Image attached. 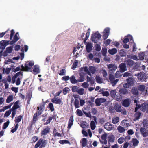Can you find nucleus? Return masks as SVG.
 <instances>
[{
  "mask_svg": "<svg viewBox=\"0 0 148 148\" xmlns=\"http://www.w3.org/2000/svg\"><path fill=\"white\" fill-rule=\"evenodd\" d=\"M141 113L140 112H138L135 114V118L136 120L139 119L140 117L141 116Z\"/></svg>",
  "mask_w": 148,
  "mask_h": 148,
  "instance_id": "nucleus-52",
  "label": "nucleus"
},
{
  "mask_svg": "<svg viewBox=\"0 0 148 148\" xmlns=\"http://www.w3.org/2000/svg\"><path fill=\"white\" fill-rule=\"evenodd\" d=\"M130 58L132 59L135 60H138V58L137 56L135 55L132 54L130 55Z\"/></svg>",
  "mask_w": 148,
  "mask_h": 148,
  "instance_id": "nucleus-59",
  "label": "nucleus"
},
{
  "mask_svg": "<svg viewBox=\"0 0 148 148\" xmlns=\"http://www.w3.org/2000/svg\"><path fill=\"white\" fill-rule=\"evenodd\" d=\"M73 116H71L70 117L69 120L68 121V125L67 128L68 130H69L71 127L72 126L73 124Z\"/></svg>",
  "mask_w": 148,
  "mask_h": 148,
  "instance_id": "nucleus-14",
  "label": "nucleus"
},
{
  "mask_svg": "<svg viewBox=\"0 0 148 148\" xmlns=\"http://www.w3.org/2000/svg\"><path fill=\"white\" fill-rule=\"evenodd\" d=\"M83 74L79 73V75L80 77H79V79H77L78 82H82L84 80V76Z\"/></svg>",
  "mask_w": 148,
  "mask_h": 148,
  "instance_id": "nucleus-35",
  "label": "nucleus"
},
{
  "mask_svg": "<svg viewBox=\"0 0 148 148\" xmlns=\"http://www.w3.org/2000/svg\"><path fill=\"white\" fill-rule=\"evenodd\" d=\"M115 78L114 75L111 73L109 74V79L111 82L114 81Z\"/></svg>",
  "mask_w": 148,
  "mask_h": 148,
  "instance_id": "nucleus-50",
  "label": "nucleus"
},
{
  "mask_svg": "<svg viewBox=\"0 0 148 148\" xmlns=\"http://www.w3.org/2000/svg\"><path fill=\"white\" fill-rule=\"evenodd\" d=\"M101 53L102 55L103 56H105L107 53V50L106 48H103L102 49Z\"/></svg>",
  "mask_w": 148,
  "mask_h": 148,
  "instance_id": "nucleus-58",
  "label": "nucleus"
},
{
  "mask_svg": "<svg viewBox=\"0 0 148 148\" xmlns=\"http://www.w3.org/2000/svg\"><path fill=\"white\" fill-rule=\"evenodd\" d=\"M0 44L1 46L5 47L9 44V41L6 40L1 41L0 42Z\"/></svg>",
  "mask_w": 148,
  "mask_h": 148,
  "instance_id": "nucleus-30",
  "label": "nucleus"
},
{
  "mask_svg": "<svg viewBox=\"0 0 148 148\" xmlns=\"http://www.w3.org/2000/svg\"><path fill=\"white\" fill-rule=\"evenodd\" d=\"M56 104H58L61 105L63 104L62 100L58 98H56Z\"/></svg>",
  "mask_w": 148,
  "mask_h": 148,
  "instance_id": "nucleus-53",
  "label": "nucleus"
},
{
  "mask_svg": "<svg viewBox=\"0 0 148 148\" xmlns=\"http://www.w3.org/2000/svg\"><path fill=\"white\" fill-rule=\"evenodd\" d=\"M14 99V97L12 95H10L8 96L6 100V103H9L13 101Z\"/></svg>",
  "mask_w": 148,
  "mask_h": 148,
  "instance_id": "nucleus-19",
  "label": "nucleus"
},
{
  "mask_svg": "<svg viewBox=\"0 0 148 148\" xmlns=\"http://www.w3.org/2000/svg\"><path fill=\"white\" fill-rule=\"evenodd\" d=\"M10 123L9 121H8L7 122L4 123L3 128L4 129H6Z\"/></svg>",
  "mask_w": 148,
  "mask_h": 148,
  "instance_id": "nucleus-57",
  "label": "nucleus"
},
{
  "mask_svg": "<svg viewBox=\"0 0 148 148\" xmlns=\"http://www.w3.org/2000/svg\"><path fill=\"white\" fill-rule=\"evenodd\" d=\"M101 94H102L103 96H105L108 97L109 95V93L108 91H103Z\"/></svg>",
  "mask_w": 148,
  "mask_h": 148,
  "instance_id": "nucleus-63",
  "label": "nucleus"
},
{
  "mask_svg": "<svg viewBox=\"0 0 148 148\" xmlns=\"http://www.w3.org/2000/svg\"><path fill=\"white\" fill-rule=\"evenodd\" d=\"M101 36V34L99 33L98 31H97L92 34L91 40L93 42L97 43L98 41L100 40Z\"/></svg>",
  "mask_w": 148,
  "mask_h": 148,
  "instance_id": "nucleus-2",
  "label": "nucleus"
},
{
  "mask_svg": "<svg viewBox=\"0 0 148 148\" xmlns=\"http://www.w3.org/2000/svg\"><path fill=\"white\" fill-rule=\"evenodd\" d=\"M18 33H16L14 38V40L11 41V44H12L16 42L19 39V38L18 37Z\"/></svg>",
  "mask_w": 148,
  "mask_h": 148,
  "instance_id": "nucleus-29",
  "label": "nucleus"
},
{
  "mask_svg": "<svg viewBox=\"0 0 148 148\" xmlns=\"http://www.w3.org/2000/svg\"><path fill=\"white\" fill-rule=\"evenodd\" d=\"M111 42V40L109 39H108L104 41V43L105 46H106L110 44Z\"/></svg>",
  "mask_w": 148,
  "mask_h": 148,
  "instance_id": "nucleus-54",
  "label": "nucleus"
},
{
  "mask_svg": "<svg viewBox=\"0 0 148 148\" xmlns=\"http://www.w3.org/2000/svg\"><path fill=\"white\" fill-rule=\"evenodd\" d=\"M65 70L64 69H63L60 70L59 75L61 76L64 75L65 74Z\"/></svg>",
  "mask_w": 148,
  "mask_h": 148,
  "instance_id": "nucleus-64",
  "label": "nucleus"
},
{
  "mask_svg": "<svg viewBox=\"0 0 148 148\" xmlns=\"http://www.w3.org/2000/svg\"><path fill=\"white\" fill-rule=\"evenodd\" d=\"M89 69L90 73L92 74H94L96 71L95 67L92 66H90L89 67Z\"/></svg>",
  "mask_w": 148,
  "mask_h": 148,
  "instance_id": "nucleus-34",
  "label": "nucleus"
},
{
  "mask_svg": "<svg viewBox=\"0 0 148 148\" xmlns=\"http://www.w3.org/2000/svg\"><path fill=\"white\" fill-rule=\"evenodd\" d=\"M69 90V89L68 87H66L63 89V93L64 94L66 95Z\"/></svg>",
  "mask_w": 148,
  "mask_h": 148,
  "instance_id": "nucleus-60",
  "label": "nucleus"
},
{
  "mask_svg": "<svg viewBox=\"0 0 148 148\" xmlns=\"http://www.w3.org/2000/svg\"><path fill=\"white\" fill-rule=\"evenodd\" d=\"M119 67L120 71L121 72H124L127 70L126 64L124 63H121L119 65Z\"/></svg>",
  "mask_w": 148,
  "mask_h": 148,
  "instance_id": "nucleus-16",
  "label": "nucleus"
},
{
  "mask_svg": "<svg viewBox=\"0 0 148 148\" xmlns=\"http://www.w3.org/2000/svg\"><path fill=\"white\" fill-rule=\"evenodd\" d=\"M90 126L91 129L92 130H94L96 127L95 123V121H92L90 122Z\"/></svg>",
  "mask_w": 148,
  "mask_h": 148,
  "instance_id": "nucleus-47",
  "label": "nucleus"
},
{
  "mask_svg": "<svg viewBox=\"0 0 148 148\" xmlns=\"http://www.w3.org/2000/svg\"><path fill=\"white\" fill-rule=\"evenodd\" d=\"M49 132V128L47 127L44 129L41 132V135L43 136L46 135Z\"/></svg>",
  "mask_w": 148,
  "mask_h": 148,
  "instance_id": "nucleus-22",
  "label": "nucleus"
},
{
  "mask_svg": "<svg viewBox=\"0 0 148 148\" xmlns=\"http://www.w3.org/2000/svg\"><path fill=\"white\" fill-rule=\"evenodd\" d=\"M138 90L140 91H143L145 89V86L144 85H140L138 86Z\"/></svg>",
  "mask_w": 148,
  "mask_h": 148,
  "instance_id": "nucleus-36",
  "label": "nucleus"
},
{
  "mask_svg": "<svg viewBox=\"0 0 148 148\" xmlns=\"http://www.w3.org/2000/svg\"><path fill=\"white\" fill-rule=\"evenodd\" d=\"M106 101V99L104 98H97L95 100V103L97 106H99L101 105V103L105 102Z\"/></svg>",
  "mask_w": 148,
  "mask_h": 148,
  "instance_id": "nucleus-6",
  "label": "nucleus"
},
{
  "mask_svg": "<svg viewBox=\"0 0 148 148\" xmlns=\"http://www.w3.org/2000/svg\"><path fill=\"white\" fill-rule=\"evenodd\" d=\"M140 110L143 112H146L148 113V104L147 103H144L141 104Z\"/></svg>",
  "mask_w": 148,
  "mask_h": 148,
  "instance_id": "nucleus-8",
  "label": "nucleus"
},
{
  "mask_svg": "<svg viewBox=\"0 0 148 148\" xmlns=\"http://www.w3.org/2000/svg\"><path fill=\"white\" fill-rule=\"evenodd\" d=\"M104 128L107 130L110 131L112 129V125L110 123H105V124Z\"/></svg>",
  "mask_w": 148,
  "mask_h": 148,
  "instance_id": "nucleus-17",
  "label": "nucleus"
},
{
  "mask_svg": "<svg viewBox=\"0 0 148 148\" xmlns=\"http://www.w3.org/2000/svg\"><path fill=\"white\" fill-rule=\"evenodd\" d=\"M124 138L123 137H121L118 140V142L119 144L122 143L124 141Z\"/></svg>",
  "mask_w": 148,
  "mask_h": 148,
  "instance_id": "nucleus-62",
  "label": "nucleus"
},
{
  "mask_svg": "<svg viewBox=\"0 0 148 148\" xmlns=\"http://www.w3.org/2000/svg\"><path fill=\"white\" fill-rule=\"evenodd\" d=\"M122 96L120 94H116L114 98L116 100L120 101H121L122 98Z\"/></svg>",
  "mask_w": 148,
  "mask_h": 148,
  "instance_id": "nucleus-33",
  "label": "nucleus"
},
{
  "mask_svg": "<svg viewBox=\"0 0 148 148\" xmlns=\"http://www.w3.org/2000/svg\"><path fill=\"white\" fill-rule=\"evenodd\" d=\"M93 47V45L92 43H88L86 46V51L88 53L90 52L92 50Z\"/></svg>",
  "mask_w": 148,
  "mask_h": 148,
  "instance_id": "nucleus-15",
  "label": "nucleus"
},
{
  "mask_svg": "<svg viewBox=\"0 0 148 148\" xmlns=\"http://www.w3.org/2000/svg\"><path fill=\"white\" fill-rule=\"evenodd\" d=\"M129 40L131 42H133V40L132 36L131 35H128L127 37H125L123 40V42L126 43L129 42Z\"/></svg>",
  "mask_w": 148,
  "mask_h": 148,
  "instance_id": "nucleus-10",
  "label": "nucleus"
},
{
  "mask_svg": "<svg viewBox=\"0 0 148 148\" xmlns=\"http://www.w3.org/2000/svg\"><path fill=\"white\" fill-rule=\"evenodd\" d=\"M84 71L85 73L86 71H88V69L87 67L85 66L81 67L79 69V72L80 73H81L84 74Z\"/></svg>",
  "mask_w": 148,
  "mask_h": 148,
  "instance_id": "nucleus-26",
  "label": "nucleus"
},
{
  "mask_svg": "<svg viewBox=\"0 0 148 148\" xmlns=\"http://www.w3.org/2000/svg\"><path fill=\"white\" fill-rule=\"evenodd\" d=\"M13 49V47L12 46L7 47L6 49V52L8 53H11L12 52Z\"/></svg>",
  "mask_w": 148,
  "mask_h": 148,
  "instance_id": "nucleus-46",
  "label": "nucleus"
},
{
  "mask_svg": "<svg viewBox=\"0 0 148 148\" xmlns=\"http://www.w3.org/2000/svg\"><path fill=\"white\" fill-rule=\"evenodd\" d=\"M122 105L125 107H128L130 105L129 99H126L123 100L122 102Z\"/></svg>",
  "mask_w": 148,
  "mask_h": 148,
  "instance_id": "nucleus-23",
  "label": "nucleus"
},
{
  "mask_svg": "<svg viewBox=\"0 0 148 148\" xmlns=\"http://www.w3.org/2000/svg\"><path fill=\"white\" fill-rule=\"evenodd\" d=\"M108 142H113L114 141V137L113 135H110L108 137Z\"/></svg>",
  "mask_w": 148,
  "mask_h": 148,
  "instance_id": "nucleus-42",
  "label": "nucleus"
},
{
  "mask_svg": "<svg viewBox=\"0 0 148 148\" xmlns=\"http://www.w3.org/2000/svg\"><path fill=\"white\" fill-rule=\"evenodd\" d=\"M37 108L39 110V111L38 112V113H36L34 114L33 118V121L34 122H35L38 119L37 117L38 114L39 115H40L42 114L43 111V106H40L39 107L38 106Z\"/></svg>",
  "mask_w": 148,
  "mask_h": 148,
  "instance_id": "nucleus-5",
  "label": "nucleus"
},
{
  "mask_svg": "<svg viewBox=\"0 0 148 148\" xmlns=\"http://www.w3.org/2000/svg\"><path fill=\"white\" fill-rule=\"evenodd\" d=\"M119 92L121 95H125L128 93V91L125 88H121L119 90Z\"/></svg>",
  "mask_w": 148,
  "mask_h": 148,
  "instance_id": "nucleus-21",
  "label": "nucleus"
},
{
  "mask_svg": "<svg viewBox=\"0 0 148 148\" xmlns=\"http://www.w3.org/2000/svg\"><path fill=\"white\" fill-rule=\"evenodd\" d=\"M110 33V29L108 28H106L104 30L103 32V37L105 40L108 37Z\"/></svg>",
  "mask_w": 148,
  "mask_h": 148,
  "instance_id": "nucleus-7",
  "label": "nucleus"
},
{
  "mask_svg": "<svg viewBox=\"0 0 148 148\" xmlns=\"http://www.w3.org/2000/svg\"><path fill=\"white\" fill-rule=\"evenodd\" d=\"M10 110H11V112H12V118H13L16 114V110L11 108L10 109Z\"/></svg>",
  "mask_w": 148,
  "mask_h": 148,
  "instance_id": "nucleus-48",
  "label": "nucleus"
},
{
  "mask_svg": "<svg viewBox=\"0 0 148 148\" xmlns=\"http://www.w3.org/2000/svg\"><path fill=\"white\" fill-rule=\"evenodd\" d=\"M119 118L118 117H116L113 118L112 122L114 124H116L119 121Z\"/></svg>",
  "mask_w": 148,
  "mask_h": 148,
  "instance_id": "nucleus-45",
  "label": "nucleus"
},
{
  "mask_svg": "<svg viewBox=\"0 0 148 148\" xmlns=\"http://www.w3.org/2000/svg\"><path fill=\"white\" fill-rule=\"evenodd\" d=\"M119 54L121 56H124L126 55V53L123 49H121L120 51Z\"/></svg>",
  "mask_w": 148,
  "mask_h": 148,
  "instance_id": "nucleus-49",
  "label": "nucleus"
},
{
  "mask_svg": "<svg viewBox=\"0 0 148 148\" xmlns=\"http://www.w3.org/2000/svg\"><path fill=\"white\" fill-rule=\"evenodd\" d=\"M33 72L35 74H37L39 73L40 69L39 66L38 65H35L33 69Z\"/></svg>",
  "mask_w": 148,
  "mask_h": 148,
  "instance_id": "nucleus-28",
  "label": "nucleus"
},
{
  "mask_svg": "<svg viewBox=\"0 0 148 148\" xmlns=\"http://www.w3.org/2000/svg\"><path fill=\"white\" fill-rule=\"evenodd\" d=\"M107 134L106 133L102 134L101 137V138L102 140H100V143L102 144H107V141L106 140Z\"/></svg>",
  "mask_w": 148,
  "mask_h": 148,
  "instance_id": "nucleus-12",
  "label": "nucleus"
},
{
  "mask_svg": "<svg viewBox=\"0 0 148 148\" xmlns=\"http://www.w3.org/2000/svg\"><path fill=\"white\" fill-rule=\"evenodd\" d=\"M34 62L32 61L27 62L26 63L25 67L23 66V65L21 66L23 70L26 71H30L32 66L34 65Z\"/></svg>",
  "mask_w": 148,
  "mask_h": 148,
  "instance_id": "nucleus-3",
  "label": "nucleus"
},
{
  "mask_svg": "<svg viewBox=\"0 0 148 148\" xmlns=\"http://www.w3.org/2000/svg\"><path fill=\"white\" fill-rule=\"evenodd\" d=\"M135 76H136L138 80L139 81L142 82H146L147 78L146 74L143 72H140L136 74H135Z\"/></svg>",
  "mask_w": 148,
  "mask_h": 148,
  "instance_id": "nucleus-1",
  "label": "nucleus"
},
{
  "mask_svg": "<svg viewBox=\"0 0 148 148\" xmlns=\"http://www.w3.org/2000/svg\"><path fill=\"white\" fill-rule=\"evenodd\" d=\"M133 145L134 146H136L139 143V141L136 138H133L132 140Z\"/></svg>",
  "mask_w": 148,
  "mask_h": 148,
  "instance_id": "nucleus-38",
  "label": "nucleus"
},
{
  "mask_svg": "<svg viewBox=\"0 0 148 148\" xmlns=\"http://www.w3.org/2000/svg\"><path fill=\"white\" fill-rule=\"evenodd\" d=\"M71 82L72 84L77 83L78 82V80L75 79V77L74 75L71 76L70 78Z\"/></svg>",
  "mask_w": 148,
  "mask_h": 148,
  "instance_id": "nucleus-25",
  "label": "nucleus"
},
{
  "mask_svg": "<svg viewBox=\"0 0 148 148\" xmlns=\"http://www.w3.org/2000/svg\"><path fill=\"white\" fill-rule=\"evenodd\" d=\"M90 28H89L87 31V32L86 33V37L84 39L83 38L84 37L85 33H83L81 35V37L82 38L83 40L84 39V42L85 43L86 41L88 39L90 35Z\"/></svg>",
  "mask_w": 148,
  "mask_h": 148,
  "instance_id": "nucleus-9",
  "label": "nucleus"
},
{
  "mask_svg": "<svg viewBox=\"0 0 148 148\" xmlns=\"http://www.w3.org/2000/svg\"><path fill=\"white\" fill-rule=\"evenodd\" d=\"M116 93V92L115 90H112L110 92V94L111 97L113 98H114Z\"/></svg>",
  "mask_w": 148,
  "mask_h": 148,
  "instance_id": "nucleus-40",
  "label": "nucleus"
},
{
  "mask_svg": "<svg viewBox=\"0 0 148 148\" xmlns=\"http://www.w3.org/2000/svg\"><path fill=\"white\" fill-rule=\"evenodd\" d=\"M127 121L126 120H123L122 121L121 125L124 127H127L129 125V123H127Z\"/></svg>",
  "mask_w": 148,
  "mask_h": 148,
  "instance_id": "nucleus-31",
  "label": "nucleus"
},
{
  "mask_svg": "<svg viewBox=\"0 0 148 148\" xmlns=\"http://www.w3.org/2000/svg\"><path fill=\"white\" fill-rule=\"evenodd\" d=\"M77 92L80 95H82L84 94V89L82 88L78 89Z\"/></svg>",
  "mask_w": 148,
  "mask_h": 148,
  "instance_id": "nucleus-51",
  "label": "nucleus"
},
{
  "mask_svg": "<svg viewBox=\"0 0 148 148\" xmlns=\"http://www.w3.org/2000/svg\"><path fill=\"white\" fill-rule=\"evenodd\" d=\"M74 105L76 108H78L79 107V101L78 99H75L74 102Z\"/></svg>",
  "mask_w": 148,
  "mask_h": 148,
  "instance_id": "nucleus-39",
  "label": "nucleus"
},
{
  "mask_svg": "<svg viewBox=\"0 0 148 148\" xmlns=\"http://www.w3.org/2000/svg\"><path fill=\"white\" fill-rule=\"evenodd\" d=\"M117 50L116 48L110 49L108 51V53L111 55H114L117 52Z\"/></svg>",
  "mask_w": 148,
  "mask_h": 148,
  "instance_id": "nucleus-32",
  "label": "nucleus"
},
{
  "mask_svg": "<svg viewBox=\"0 0 148 148\" xmlns=\"http://www.w3.org/2000/svg\"><path fill=\"white\" fill-rule=\"evenodd\" d=\"M96 82L99 83H101L102 82V79L98 76H96L95 77Z\"/></svg>",
  "mask_w": 148,
  "mask_h": 148,
  "instance_id": "nucleus-44",
  "label": "nucleus"
},
{
  "mask_svg": "<svg viewBox=\"0 0 148 148\" xmlns=\"http://www.w3.org/2000/svg\"><path fill=\"white\" fill-rule=\"evenodd\" d=\"M23 75L22 72L21 71L19 72L16 73L14 76H13L12 78V82L14 84L16 82V79L18 77L22 76Z\"/></svg>",
  "mask_w": 148,
  "mask_h": 148,
  "instance_id": "nucleus-11",
  "label": "nucleus"
},
{
  "mask_svg": "<svg viewBox=\"0 0 148 148\" xmlns=\"http://www.w3.org/2000/svg\"><path fill=\"white\" fill-rule=\"evenodd\" d=\"M114 107L115 110L117 112H121L122 109L120 105L117 104H116Z\"/></svg>",
  "mask_w": 148,
  "mask_h": 148,
  "instance_id": "nucleus-27",
  "label": "nucleus"
},
{
  "mask_svg": "<svg viewBox=\"0 0 148 148\" xmlns=\"http://www.w3.org/2000/svg\"><path fill=\"white\" fill-rule=\"evenodd\" d=\"M107 66L108 68L110 69V71H112L113 73L117 68L116 66L114 64H110Z\"/></svg>",
  "mask_w": 148,
  "mask_h": 148,
  "instance_id": "nucleus-13",
  "label": "nucleus"
},
{
  "mask_svg": "<svg viewBox=\"0 0 148 148\" xmlns=\"http://www.w3.org/2000/svg\"><path fill=\"white\" fill-rule=\"evenodd\" d=\"M126 81L128 85L131 86L133 85L134 83L133 79L131 77L128 78L126 80Z\"/></svg>",
  "mask_w": 148,
  "mask_h": 148,
  "instance_id": "nucleus-18",
  "label": "nucleus"
},
{
  "mask_svg": "<svg viewBox=\"0 0 148 148\" xmlns=\"http://www.w3.org/2000/svg\"><path fill=\"white\" fill-rule=\"evenodd\" d=\"M117 130L118 132L120 133L124 132L125 130V129L121 126H118L117 127Z\"/></svg>",
  "mask_w": 148,
  "mask_h": 148,
  "instance_id": "nucleus-37",
  "label": "nucleus"
},
{
  "mask_svg": "<svg viewBox=\"0 0 148 148\" xmlns=\"http://www.w3.org/2000/svg\"><path fill=\"white\" fill-rule=\"evenodd\" d=\"M138 56L140 60H143L145 57V53L144 52H140Z\"/></svg>",
  "mask_w": 148,
  "mask_h": 148,
  "instance_id": "nucleus-43",
  "label": "nucleus"
},
{
  "mask_svg": "<svg viewBox=\"0 0 148 148\" xmlns=\"http://www.w3.org/2000/svg\"><path fill=\"white\" fill-rule=\"evenodd\" d=\"M47 143L46 141L42 139H40L38 142L35 145V148H38L39 147V148H44L46 145Z\"/></svg>",
  "mask_w": 148,
  "mask_h": 148,
  "instance_id": "nucleus-4",
  "label": "nucleus"
},
{
  "mask_svg": "<svg viewBox=\"0 0 148 148\" xmlns=\"http://www.w3.org/2000/svg\"><path fill=\"white\" fill-rule=\"evenodd\" d=\"M132 93L135 95H137L138 94V92L137 89L135 87H133L131 90Z\"/></svg>",
  "mask_w": 148,
  "mask_h": 148,
  "instance_id": "nucleus-24",
  "label": "nucleus"
},
{
  "mask_svg": "<svg viewBox=\"0 0 148 148\" xmlns=\"http://www.w3.org/2000/svg\"><path fill=\"white\" fill-rule=\"evenodd\" d=\"M20 101L18 100L16 101L14 104V105L12 108L17 110L20 107Z\"/></svg>",
  "mask_w": 148,
  "mask_h": 148,
  "instance_id": "nucleus-20",
  "label": "nucleus"
},
{
  "mask_svg": "<svg viewBox=\"0 0 148 148\" xmlns=\"http://www.w3.org/2000/svg\"><path fill=\"white\" fill-rule=\"evenodd\" d=\"M76 62H75L73 64L71 68L73 70H74L78 64V62L77 60H76Z\"/></svg>",
  "mask_w": 148,
  "mask_h": 148,
  "instance_id": "nucleus-55",
  "label": "nucleus"
},
{
  "mask_svg": "<svg viewBox=\"0 0 148 148\" xmlns=\"http://www.w3.org/2000/svg\"><path fill=\"white\" fill-rule=\"evenodd\" d=\"M76 112L77 113V115L80 116H81L83 115V113L82 112V111L79 109H78L76 111Z\"/></svg>",
  "mask_w": 148,
  "mask_h": 148,
  "instance_id": "nucleus-56",
  "label": "nucleus"
},
{
  "mask_svg": "<svg viewBox=\"0 0 148 148\" xmlns=\"http://www.w3.org/2000/svg\"><path fill=\"white\" fill-rule=\"evenodd\" d=\"M81 143H82L83 147H85L87 145V139L86 138H83L82 139L81 141Z\"/></svg>",
  "mask_w": 148,
  "mask_h": 148,
  "instance_id": "nucleus-41",
  "label": "nucleus"
},
{
  "mask_svg": "<svg viewBox=\"0 0 148 148\" xmlns=\"http://www.w3.org/2000/svg\"><path fill=\"white\" fill-rule=\"evenodd\" d=\"M101 49V47L98 44H96L95 45V50L98 51H100Z\"/></svg>",
  "mask_w": 148,
  "mask_h": 148,
  "instance_id": "nucleus-61",
  "label": "nucleus"
}]
</instances>
